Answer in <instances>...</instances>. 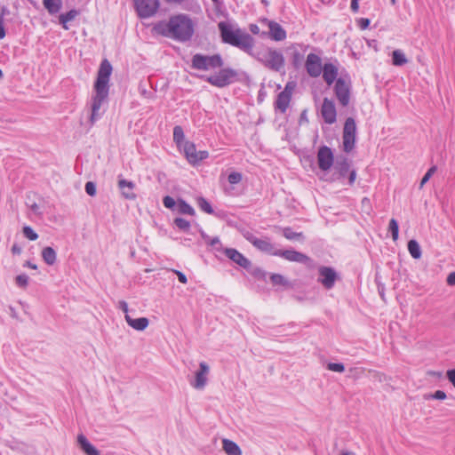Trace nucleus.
<instances>
[{"mask_svg":"<svg viewBox=\"0 0 455 455\" xmlns=\"http://www.w3.org/2000/svg\"><path fill=\"white\" fill-rule=\"evenodd\" d=\"M434 172H426L425 176L422 178L420 183H419V188H422L424 185L429 180V179L432 177V174Z\"/></svg>","mask_w":455,"mask_h":455,"instance_id":"nucleus-55","label":"nucleus"},{"mask_svg":"<svg viewBox=\"0 0 455 455\" xmlns=\"http://www.w3.org/2000/svg\"><path fill=\"white\" fill-rule=\"evenodd\" d=\"M323 78L328 85H331L338 76V68L332 63H325L322 69Z\"/></svg>","mask_w":455,"mask_h":455,"instance_id":"nucleus-23","label":"nucleus"},{"mask_svg":"<svg viewBox=\"0 0 455 455\" xmlns=\"http://www.w3.org/2000/svg\"><path fill=\"white\" fill-rule=\"evenodd\" d=\"M223 66V60L220 54L212 56L196 53L192 57L191 67L197 70H209Z\"/></svg>","mask_w":455,"mask_h":455,"instance_id":"nucleus-4","label":"nucleus"},{"mask_svg":"<svg viewBox=\"0 0 455 455\" xmlns=\"http://www.w3.org/2000/svg\"><path fill=\"white\" fill-rule=\"evenodd\" d=\"M173 141L176 143L180 150H181V148H183L186 143L189 142L188 140H186L183 129L180 125H176L173 128Z\"/></svg>","mask_w":455,"mask_h":455,"instance_id":"nucleus-26","label":"nucleus"},{"mask_svg":"<svg viewBox=\"0 0 455 455\" xmlns=\"http://www.w3.org/2000/svg\"><path fill=\"white\" fill-rule=\"evenodd\" d=\"M392 60L395 66H403L408 61L404 53L400 50H395L392 52Z\"/></svg>","mask_w":455,"mask_h":455,"instance_id":"nucleus-32","label":"nucleus"},{"mask_svg":"<svg viewBox=\"0 0 455 455\" xmlns=\"http://www.w3.org/2000/svg\"><path fill=\"white\" fill-rule=\"evenodd\" d=\"M341 455H353V453L349 452V451H346V452H343Z\"/></svg>","mask_w":455,"mask_h":455,"instance_id":"nucleus-64","label":"nucleus"},{"mask_svg":"<svg viewBox=\"0 0 455 455\" xmlns=\"http://www.w3.org/2000/svg\"><path fill=\"white\" fill-rule=\"evenodd\" d=\"M196 204L202 212H204L208 214H213L214 211L211 204L204 197L198 196L196 198Z\"/></svg>","mask_w":455,"mask_h":455,"instance_id":"nucleus-33","label":"nucleus"},{"mask_svg":"<svg viewBox=\"0 0 455 455\" xmlns=\"http://www.w3.org/2000/svg\"><path fill=\"white\" fill-rule=\"evenodd\" d=\"M447 379L455 387V369L448 370L446 372Z\"/></svg>","mask_w":455,"mask_h":455,"instance_id":"nucleus-52","label":"nucleus"},{"mask_svg":"<svg viewBox=\"0 0 455 455\" xmlns=\"http://www.w3.org/2000/svg\"><path fill=\"white\" fill-rule=\"evenodd\" d=\"M210 367L205 362L199 363V370L195 374V380L190 382L191 386L196 389H203L207 384Z\"/></svg>","mask_w":455,"mask_h":455,"instance_id":"nucleus-17","label":"nucleus"},{"mask_svg":"<svg viewBox=\"0 0 455 455\" xmlns=\"http://www.w3.org/2000/svg\"><path fill=\"white\" fill-rule=\"evenodd\" d=\"M224 253L230 260L239 265L241 267L250 270L251 262L236 249L226 248Z\"/></svg>","mask_w":455,"mask_h":455,"instance_id":"nucleus-19","label":"nucleus"},{"mask_svg":"<svg viewBox=\"0 0 455 455\" xmlns=\"http://www.w3.org/2000/svg\"><path fill=\"white\" fill-rule=\"evenodd\" d=\"M220 243V241L219 237H214V238H212V239L211 240L210 244H211L212 246H214L215 244H218V243Z\"/></svg>","mask_w":455,"mask_h":455,"instance_id":"nucleus-62","label":"nucleus"},{"mask_svg":"<svg viewBox=\"0 0 455 455\" xmlns=\"http://www.w3.org/2000/svg\"><path fill=\"white\" fill-rule=\"evenodd\" d=\"M320 113L324 122L332 124L337 120V110L333 100L324 98L320 109Z\"/></svg>","mask_w":455,"mask_h":455,"instance_id":"nucleus-15","label":"nucleus"},{"mask_svg":"<svg viewBox=\"0 0 455 455\" xmlns=\"http://www.w3.org/2000/svg\"><path fill=\"white\" fill-rule=\"evenodd\" d=\"M5 13V10L3 9L0 13V39H3L5 36V30L4 26V15Z\"/></svg>","mask_w":455,"mask_h":455,"instance_id":"nucleus-51","label":"nucleus"},{"mask_svg":"<svg viewBox=\"0 0 455 455\" xmlns=\"http://www.w3.org/2000/svg\"><path fill=\"white\" fill-rule=\"evenodd\" d=\"M235 76L236 72L234 69L227 68L220 69L217 74L207 76L205 80L213 86L223 88L230 84Z\"/></svg>","mask_w":455,"mask_h":455,"instance_id":"nucleus-7","label":"nucleus"},{"mask_svg":"<svg viewBox=\"0 0 455 455\" xmlns=\"http://www.w3.org/2000/svg\"><path fill=\"white\" fill-rule=\"evenodd\" d=\"M174 224L182 231H188L190 228V222L183 218H176L174 220Z\"/></svg>","mask_w":455,"mask_h":455,"instance_id":"nucleus-40","label":"nucleus"},{"mask_svg":"<svg viewBox=\"0 0 455 455\" xmlns=\"http://www.w3.org/2000/svg\"><path fill=\"white\" fill-rule=\"evenodd\" d=\"M283 235L288 240H294L302 236V233H296L291 228H283Z\"/></svg>","mask_w":455,"mask_h":455,"instance_id":"nucleus-41","label":"nucleus"},{"mask_svg":"<svg viewBox=\"0 0 455 455\" xmlns=\"http://www.w3.org/2000/svg\"><path fill=\"white\" fill-rule=\"evenodd\" d=\"M180 151L183 152L187 160L193 165L199 164L209 156L208 151H196V145L191 141L186 143L185 146L181 148Z\"/></svg>","mask_w":455,"mask_h":455,"instance_id":"nucleus-11","label":"nucleus"},{"mask_svg":"<svg viewBox=\"0 0 455 455\" xmlns=\"http://www.w3.org/2000/svg\"><path fill=\"white\" fill-rule=\"evenodd\" d=\"M23 235L30 241H36L38 238L37 233L29 226H25L22 228Z\"/></svg>","mask_w":455,"mask_h":455,"instance_id":"nucleus-39","label":"nucleus"},{"mask_svg":"<svg viewBox=\"0 0 455 455\" xmlns=\"http://www.w3.org/2000/svg\"><path fill=\"white\" fill-rule=\"evenodd\" d=\"M242 180V173L241 172H230L228 176V181L231 185H235L239 183Z\"/></svg>","mask_w":455,"mask_h":455,"instance_id":"nucleus-44","label":"nucleus"},{"mask_svg":"<svg viewBox=\"0 0 455 455\" xmlns=\"http://www.w3.org/2000/svg\"><path fill=\"white\" fill-rule=\"evenodd\" d=\"M23 266L27 267H29V268H32V269H36L37 268V266L36 264L32 263L31 261H26Z\"/></svg>","mask_w":455,"mask_h":455,"instance_id":"nucleus-60","label":"nucleus"},{"mask_svg":"<svg viewBox=\"0 0 455 455\" xmlns=\"http://www.w3.org/2000/svg\"><path fill=\"white\" fill-rule=\"evenodd\" d=\"M41 255L44 261L49 266H52L57 260L56 251L53 248L50 246L44 247L42 251Z\"/></svg>","mask_w":455,"mask_h":455,"instance_id":"nucleus-28","label":"nucleus"},{"mask_svg":"<svg viewBox=\"0 0 455 455\" xmlns=\"http://www.w3.org/2000/svg\"><path fill=\"white\" fill-rule=\"evenodd\" d=\"M334 93L339 104L343 107L348 105L350 100V83L343 77L336 80L334 85Z\"/></svg>","mask_w":455,"mask_h":455,"instance_id":"nucleus-9","label":"nucleus"},{"mask_svg":"<svg viewBox=\"0 0 455 455\" xmlns=\"http://www.w3.org/2000/svg\"><path fill=\"white\" fill-rule=\"evenodd\" d=\"M294 87L295 84L293 83H287L283 91L277 95L275 102V109L279 110L281 113H285L289 107Z\"/></svg>","mask_w":455,"mask_h":455,"instance_id":"nucleus-13","label":"nucleus"},{"mask_svg":"<svg viewBox=\"0 0 455 455\" xmlns=\"http://www.w3.org/2000/svg\"><path fill=\"white\" fill-rule=\"evenodd\" d=\"M12 252L13 254H20L21 253V248L20 246H19L17 243H14L12 246V249H11Z\"/></svg>","mask_w":455,"mask_h":455,"instance_id":"nucleus-59","label":"nucleus"},{"mask_svg":"<svg viewBox=\"0 0 455 455\" xmlns=\"http://www.w3.org/2000/svg\"><path fill=\"white\" fill-rule=\"evenodd\" d=\"M259 22L263 27H266L267 28V31L262 32L261 36H267L271 40L276 42L283 41L286 38L287 34L285 29L276 21L264 18L261 19Z\"/></svg>","mask_w":455,"mask_h":455,"instance_id":"nucleus-6","label":"nucleus"},{"mask_svg":"<svg viewBox=\"0 0 455 455\" xmlns=\"http://www.w3.org/2000/svg\"><path fill=\"white\" fill-rule=\"evenodd\" d=\"M218 27L223 42L252 54L254 40L249 34L243 32L240 28L234 29L230 24L224 21L220 22Z\"/></svg>","mask_w":455,"mask_h":455,"instance_id":"nucleus-3","label":"nucleus"},{"mask_svg":"<svg viewBox=\"0 0 455 455\" xmlns=\"http://www.w3.org/2000/svg\"><path fill=\"white\" fill-rule=\"evenodd\" d=\"M138 15L146 19L152 17L160 6L159 0H133Z\"/></svg>","mask_w":455,"mask_h":455,"instance_id":"nucleus-8","label":"nucleus"},{"mask_svg":"<svg viewBox=\"0 0 455 455\" xmlns=\"http://www.w3.org/2000/svg\"><path fill=\"white\" fill-rule=\"evenodd\" d=\"M355 132H356V125H355V122L354 118H352V117L347 118L345 124H344L343 134L355 136Z\"/></svg>","mask_w":455,"mask_h":455,"instance_id":"nucleus-34","label":"nucleus"},{"mask_svg":"<svg viewBox=\"0 0 455 455\" xmlns=\"http://www.w3.org/2000/svg\"><path fill=\"white\" fill-rule=\"evenodd\" d=\"M253 246L263 252L274 256H275L278 250L274 246L268 237L258 238Z\"/></svg>","mask_w":455,"mask_h":455,"instance_id":"nucleus-22","label":"nucleus"},{"mask_svg":"<svg viewBox=\"0 0 455 455\" xmlns=\"http://www.w3.org/2000/svg\"><path fill=\"white\" fill-rule=\"evenodd\" d=\"M28 280L29 277L26 274H20L15 277V283L20 288H26L28 284Z\"/></svg>","mask_w":455,"mask_h":455,"instance_id":"nucleus-42","label":"nucleus"},{"mask_svg":"<svg viewBox=\"0 0 455 455\" xmlns=\"http://www.w3.org/2000/svg\"><path fill=\"white\" fill-rule=\"evenodd\" d=\"M118 188L124 198L127 200H135L137 195L135 193L136 185L131 180H127L121 176L118 180Z\"/></svg>","mask_w":455,"mask_h":455,"instance_id":"nucleus-20","label":"nucleus"},{"mask_svg":"<svg viewBox=\"0 0 455 455\" xmlns=\"http://www.w3.org/2000/svg\"><path fill=\"white\" fill-rule=\"evenodd\" d=\"M350 8L352 12H357L359 9V0H351Z\"/></svg>","mask_w":455,"mask_h":455,"instance_id":"nucleus-57","label":"nucleus"},{"mask_svg":"<svg viewBox=\"0 0 455 455\" xmlns=\"http://www.w3.org/2000/svg\"><path fill=\"white\" fill-rule=\"evenodd\" d=\"M111 73V64L108 60H104L100 66L97 79L93 86L90 116V122L92 124L99 120L103 114V111H100V109L108 101L109 91L108 82Z\"/></svg>","mask_w":455,"mask_h":455,"instance_id":"nucleus-1","label":"nucleus"},{"mask_svg":"<svg viewBox=\"0 0 455 455\" xmlns=\"http://www.w3.org/2000/svg\"><path fill=\"white\" fill-rule=\"evenodd\" d=\"M250 31L254 34V35H261L262 33H260V29H259V27L256 24H251L250 26Z\"/></svg>","mask_w":455,"mask_h":455,"instance_id":"nucleus-56","label":"nucleus"},{"mask_svg":"<svg viewBox=\"0 0 455 455\" xmlns=\"http://www.w3.org/2000/svg\"><path fill=\"white\" fill-rule=\"evenodd\" d=\"M318 178L326 181H339L343 185H352L356 178V172H316Z\"/></svg>","mask_w":455,"mask_h":455,"instance_id":"nucleus-10","label":"nucleus"},{"mask_svg":"<svg viewBox=\"0 0 455 455\" xmlns=\"http://www.w3.org/2000/svg\"><path fill=\"white\" fill-rule=\"evenodd\" d=\"M327 369L335 372H343L345 371V366L342 363H329L327 364Z\"/></svg>","mask_w":455,"mask_h":455,"instance_id":"nucleus-43","label":"nucleus"},{"mask_svg":"<svg viewBox=\"0 0 455 455\" xmlns=\"http://www.w3.org/2000/svg\"><path fill=\"white\" fill-rule=\"evenodd\" d=\"M163 204H164V207H166L168 209H173L176 205L175 200L170 196H166L164 197Z\"/></svg>","mask_w":455,"mask_h":455,"instance_id":"nucleus-48","label":"nucleus"},{"mask_svg":"<svg viewBox=\"0 0 455 455\" xmlns=\"http://www.w3.org/2000/svg\"><path fill=\"white\" fill-rule=\"evenodd\" d=\"M447 283L449 285L455 286V272H452L448 275Z\"/></svg>","mask_w":455,"mask_h":455,"instance_id":"nucleus-58","label":"nucleus"},{"mask_svg":"<svg viewBox=\"0 0 455 455\" xmlns=\"http://www.w3.org/2000/svg\"><path fill=\"white\" fill-rule=\"evenodd\" d=\"M309 45L303 44H293L290 46V50L291 52V59L292 64L295 67H299L302 64L304 60V55L307 51Z\"/></svg>","mask_w":455,"mask_h":455,"instance_id":"nucleus-21","label":"nucleus"},{"mask_svg":"<svg viewBox=\"0 0 455 455\" xmlns=\"http://www.w3.org/2000/svg\"><path fill=\"white\" fill-rule=\"evenodd\" d=\"M124 319L128 325L136 331H144L149 324L147 317L132 318L130 315H124Z\"/></svg>","mask_w":455,"mask_h":455,"instance_id":"nucleus-24","label":"nucleus"},{"mask_svg":"<svg viewBox=\"0 0 455 455\" xmlns=\"http://www.w3.org/2000/svg\"><path fill=\"white\" fill-rule=\"evenodd\" d=\"M250 273L258 279H265L267 276L266 271L260 267H254L250 271Z\"/></svg>","mask_w":455,"mask_h":455,"instance_id":"nucleus-45","label":"nucleus"},{"mask_svg":"<svg viewBox=\"0 0 455 455\" xmlns=\"http://www.w3.org/2000/svg\"><path fill=\"white\" fill-rule=\"evenodd\" d=\"M258 60L267 68L279 72L283 69L284 57L283 55L275 49H267V51L261 54Z\"/></svg>","mask_w":455,"mask_h":455,"instance_id":"nucleus-5","label":"nucleus"},{"mask_svg":"<svg viewBox=\"0 0 455 455\" xmlns=\"http://www.w3.org/2000/svg\"><path fill=\"white\" fill-rule=\"evenodd\" d=\"M118 308L124 313V315H129L128 304L126 301L120 300L118 302Z\"/></svg>","mask_w":455,"mask_h":455,"instance_id":"nucleus-53","label":"nucleus"},{"mask_svg":"<svg viewBox=\"0 0 455 455\" xmlns=\"http://www.w3.org/2000/svg\"><path fill=\"white\" fill-rule=\"evenodd\" d=\"M388 231L391 233L394 241L398 239L399 235V226L398 222L395 219H391L388 225Z\"/></svg>","mask_w":455,"mask_h":455,"instance_id":"nucleus-38","label":"nucleus"},{"mask_svg":"<svg viewBox=\"0 0 455 455\" xmlns=\"http://www.w3.org/2000/svg\"><path fill=\"white\" fill-rule=\"evenodd\" d=\"M270 280L273 285H279L283 287H290L291 284L289 281L280 274H272L270 276Z\"/></svg>","mask_w":455,"mask_h":455,"instance_id":"nucleus-35","label":"nucleus"},{"mask_svg":"<svg viewBox=\"0 0 455 455\" xmlns=\"http://www.w3.org/2000/svg\"><path fill=\"white\" fill-rule=\"evenodd\" d=\"M275 256L281 257L291 262H298L305 264L310 267L313 263L312 259L307 256L306 254L294 251L292 249L290 250H280L278 249Z\"/></svg>","mask_w":455,"mask_h":455,"instance_id":"nucleus-12","label":"nucleus"},{"mask_svg":"<svg viewBox=\"0 0 455 455\" xmlns=\"http://www.w3.org/2000/svg\"><path fill=\"white\" fill-rule=\"evenodd\" d=\"M77 443L86 455H100V451L88 441L84 435L77 436Z\"/></svg>","mask_w":455,"mask_h":455,"instance_id":"nucleus-25","label":"nucleus"},{"mask_svg":"<svg viewBox=\"0 0 455 455\" xmlns=\"http://www.w3.org/2000/svg\"><path fill=\"white\" fill-rule=\"evenodd\" d=\"M243 236L250 242L252 245H254L255 241H257L258 237H256L251 232L246 230L243 231Z\"/></svg>","mask_w":455,"mask_h":455,"instance_id":"nucleus-50","label":"nucleus"},{"mask_svg":"<svg viewBox=\"0 0 455 455\" xmlns=\"http://www.w3.org/2000/svg\"><path fill=\"white\" fill-rule=\"evenodd\" d=\"M370 24V20L368 19H362L361 20V27L363 28H366Z\"/></svg>","mask_w":455,"mask_h":455,"instance_id":"nucleus-61","label":"nucleus"},{"mask_svg":"<svg viewBox=\"0 0 455 455\" xmlns=\"http://www.w3.org/2000/svg\"><path fill=\"white\" fill-rule=\"evenodd\" d=\"M164 1L167 2V3L178 4V3H181L183 0H164Z\"/></svg>","mask_w":455,"mask_h":455,"instance_id":"nucleus-63","label":"nucleus"},{"mask_svg":"<svg viewBox=\"0 0 455 455\" xmlns=\"http://www.w3.org/2000/svg\"><path fill=\"white\" fill-rule=\"evenodd\" d=\"M156 29L166 36L185 42L192 37L194 24L187 15L179 14L171 17L168 22L159 23Z\"/></svg>","mask_w":455,"mask_h":455,"instance_id":"nucleus-2","label":"nucleus"},{"mask_svg":"<svg viewBox=\"0 0 455 455\" xmlns=\"http://www.w3.org/2000/svg\"><path fill=\"white\" fill-rule=\"evenodd\" d=\"M319 277L318 282L327 289L331 290L334 287L335 282L338 278L337 272L331 267H320L318 269Z\"/></svg>","mask_w":455,"mask_h":455,"instance_id":"nucleus-14","label":"nucleus"},{"mask_svg":"<svg viewBox=\"0 0 455 455\" xmlns=\"http://www.w3.org/2000/svg\"><path fill=\"white\" fill-rule=\"evenodd\" d=\"M28 207L30 209V211L36 216H42L43 211L41 210V207L36 203H27Z\"/></svg>","mask_w":455,"mask_h":455,"instance_id":"nucleus-47","label":"nucleus"},{"mask_svg":"<svg viewBox=\"0 0 455 455\" xmlns=\"http://www.w3.org/2000/svg\"><path fill=\"white\" fill-rule=\"evenodd\" d=\"M319 167L322 171H328L333 164V154L330 148L321 147L317 153Z\"/></svg>","mask_w":455,"mask_h":455,"instance_id":"nucleus-18","label":"nucleus"},{"mask_svg":"<svg viewBox=\"0 0 455 455\" xmlns=\"http://www.w3.org/2000/svg\"><path fill=\"white\" fill-rule=\"evenodd\" d=\"M178 211L182 214L194 215L195 210L193 207L186 203L184 200H180L178 202Z\"/></svg>","mask_w":455,"mask_h":455,"instance_id":"nucleus-37","label":"nucleus"},{"mask_svg":"<svg viewBox=\"0 0 455 455\" xmlns=\"http://www.w3.org/2000/svg\"><path fill=\"white\" fill-rule=\"evenodd\" d=\"M174 273L177 275L178 276V279L179 281L181 283H188V278L186 276V275L179 270H175Z\"/></svg>","mask_w":455,"mask_h":455,"instance_id":"nucleus-54","label":"nucleus"},{"mask_svg":"<svg viewBox=\"0 0 455 455\" xmlns=\"http://www.w3.org/2000/svg\"><path fill=\"white\" fill-rule=\"evenodd\" d=\"M323 67L321 58L318 55L315 53H309L307 55L305 61V68L311 77L319 76L322 73Z\"/></svg>","mask_w":455,"mask_h":455,"instance_id":"nucleus-16","label":"nucleus"},{"mask_svg":"<svg viewBox=\"0 0 455 455\" xmlns=\"http://www.w3.org/2000/svg\"><path fill=\"white\" fill-rule=\"evenodd\" d=\"M343 148L346 152H350L355 146V136L343 134Z\"/></svg>","mask_w":455,"mask_h":455,"instance_id":"nucleus-36","label":"nucleus"},{"mask_svg":"<svg viewBox=\"0 0 455 455\" xmlns=\"http://www.w3.org/2000/svg\"><path fill=\"white\" fill-rule=\"evenodd\" d=\"M407 248H408V251L411 254V256L413 258V259H419L421 257V249H420V246L419 244V243L412 239V240H410L408 242V245H407Z\"/></svg>","mask_w":455,"mask_h":455,"instance_id":"nucleus-31","label":"nucleus"},{"mask_svg":"<svg viewBox=\"0 0 455 455\" xmlns=\"http://www.w3.org/2000/svg\"><path fill=\"white\" fill-rule=\"evenodd\" d=\"M223 450L228 455H241L242 451L240 447L233 441L223 439Z\"/></svg>","mask_w":455,"mask_h":455,"instance_id":"nucleus-27","label":"nucleus"},{"mask_svg":"<svg viewBox=\"0 0 455 455\" xmlns=\"http://www.w3.org/2000/svg\"><path fill=\"white\" fill-rule=\"evenodd\" d=\"M85 191L91 196H95L96 195V185L92 181H88L85 184Z\"/></svg>","mask_w":455,"mask_h":455,"instance_id":"nucleus-49","label":"nucleus"},{"mask_svg":"<svg viewBox=\"0 0 455 455\" xmlns=\"http://www.w3.org/2000/svg\"><path fill=\"white\" fill-rule=\"evenodd\" d=\"M427 399H435V400H444L446 398V394L443 390H436L434 394L428 395Z\"/></svg>","mask_w":455,"mask_h":455,"instance_id":"nucleus-46","label":"nucleus"},{"mask_svg":"<svg viewBox=\"0 0 455 455\" xmlns=\"http://www.w3.org/2000/svg\"><path fill=\"white\" fill-rule=\"evenodd\" d=\"M44 8L48 11L50 14H55L60 12L62 1L61 0H44L43 1Z\"/></svg>","mask_w":455,"mask_h":455,"instance_id":"nucleus-30","label":"nucleus"},{"mask_svg":"<svg viewBox=\"0 0 455 455\" xmlns=\"http://www.w3.org/2000/svg\"><path fill=\"white\" fill-rule=\"evenodd\" d=\"M78 15V12L75 9L70 10L66 13H62L59 16L60 23L62 25V28L66 30L68 29V22L76 19Z\"/></svg>","mask_w":455,"mask_h":455,"instance_id":"nucleus-29","label":"nucleus"}]
</instances>
